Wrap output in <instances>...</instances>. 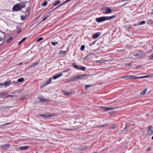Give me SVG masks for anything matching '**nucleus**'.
<instances>
[{"instance_id":"47","label":"nucleus","mask_w":153,"mask_h":153,"mask_svg":"<svg viewBox=\"0 0 153 153\" xmlns=\"http://www.w3.org/2000/svg\"><path fill=\"white\" fill-rule=\"evenodd\" d=\"M116 127V125H113L112 126V128H115Z\"/></svg>"},{"instance_id":"12","label":"nucleus","mask_w":153,"mask_h":153,"mask_svg":"<svg viewBox=\"0 0 153 153\" xmlns=\"http://www.w3.org/2000/svg\"><path fill=\"white\" fill-rule=\"evenodd\" d=\"M62 92H63V93L64 95L68 96H69L71 95V94H72V92L69 93V92H67L65 91H63Z\"/></svg>"},{"instance_id":"10","label":"nucleus","mask_w":153,"mask_h":153,"mask_svg":"<svg viewBox=\"0 0 153 153\" xmlns=\"http://www.w3.org/2000/svg\"><path fill=\"white\" fill-rule=\"evenodd\" d=\"M62 75H63L62 74L60 73V74H58L57 75H54L53 76V79H56L60 77V76H62Z\"/></svg>"},{"instance_id":"57","label":"nucleus","mask_w":153,"mask_h":153,"mask_svg":"<svg viewBox=\"0 0 153 153\" xmlns=\"http://www.w3.org/2000/svg\"><path fill=\"white\" fill-rule=\"evenodd\" d=\"M137 25L136 24H133V26H137Z\"/></svg>"},{"instance_id":"18","label":"nucleus","mask_w":153,"mask_h":153,"mask_svg":"<svg viewBox=\"0 0 153 153\" xmlns=\"http://www.w3.org/2000/svg\"><path fill=\"white\" fill-rule=\"evenodd\" d=\"M60 1L59 0H58L56 2L53 3V5L54 6H56L58 4H60Z\"/></svg>"},{"instance_id":"45","label":"nucleus","mask_w":153,"mask_h":153,"mask_svg":"<svg viewBox=\"0 0 153 153\" xmlns=\"http://www.w3.org/2000/svg\"><path fill=\"white\" fill-rule=\"evenodd\" d=\"M26 37L23 38L21 40L22 42H23V41H25L26 40Z\"/></svg>"},{"instance_id":"62","label":"nucleus","mask_w":153,"mask_h":153,"mask_svg":"<svg viewBox=\"0 0 153 153\" xmlns=\"http://www.w3.org/2000/svg\"><path fill=\"white\" fill-rule=\"evenodd\" d=\"M58 8V6H57V7H55L54 8H55V9H56L57 8Z\"/></svg>"},{"instance_id":"17","label":"nucleus","mask_w":153,"mask_h":153,"mask_svg":"<svg viewBox=\"0 0 153 153\" xmlns=\"http://www.w3.org/2000/svg\"><path fill=\"white\" fill-rule=\"evenodd\" d=\"M73 66L77 70H80V68L76 65L75 63L73 64Z\"/></svg>"},{"instance_id":"41","label":"nucleus","mask_w":153,"mask_h":153,"mask_svg":"<svg viewBox=\"0 0 153 153\" xmlns=\"http://www.w3.org/2000/svg\"><path fill=\"white\" fill-rule=\"evenodd\" d=\"M106 125H107V124H105L104 125H101V126H98L97 127H104Z\"/></svg>"},{"instance_id":"13","label":"nucleus","mask_w":153,"mask_h":153,"mask_svg":"<svg viewBox=\"0 0 153 153\" xmlns=\"http://www.w3.org/2000/svg\"><path fill=\"white\" fill-rule=\"evenodd\" d=\"M38 99L40 102H44V101H46L48 100L47 99H44L41 97H39Z\"/></svg>"},{"instance_id":"14","label":"nucleus","mask_w":153,"mask_h":153,"mask_svg":"<svg viewBox=\"0 0 153 153\" xmlns=\"http://www.w3.org/2000/svg\"><path fill=\"white\" fill-rule=\"evenodd\" d=\"M142 55L141 52L140 51H138L134 53V55L135 56H138Z\"/></svg>"},{"instance_id":"26","label":"nucleus","mask_w":153,"mask_h":153,"mask_svg":"<svg viewBox=\"0 0 153 153\" xmlns=\"http://www.w3.org/2000/svg\"><path fill=\"white\" fill-rule=\"evenodd\" d=\"M39 116L45 117H48V115L46 114H41Z\"/></svg>"},{"instance_id":"35","label":"nucleus","mask_w":153,"mask_h":153,"mask_svg":"<svg viewBox=\"0 0 153 153\" xmlns=\"http://www.w3.org/2000/svg\"><path fill=\"white\" fill-rule=\"evenodd\" d=\"M92 86V85H86L85 86V89H87L88 88H90Z\"/></svg>"},{"instance_id":"30","label":"nucleus","mask_w":153,"mask_h":153,"mask_svg":"<svg viewBox=\"0 0 153 153\" xmlns=\"http://www.w3.org/2000/svg\"><path fill=\"white\" fill-rule=\"evenodd\" d=\"M59 42H52L51 43L52 44L53 46H55L57 45L58 44Z\"/></svg>"},{"instance_id":"3","label":"nucleus","mask_w":153,"mask_h":153,"mask_svg":"<svg viewBox=\"0 0 153 153\" xmlns=\"http://www.w3.org/2000/svg\"><path fill=\"white\" fill-rule=\"evenodd\" d=\"M21 8L20 6L19 3L16 4L13 8V11H17L20 10Z\"/></svg>"},{"instance_id":"46","label":"nucleus","mask_w":153,"mask_h":153,"mask_svg":"<svg viewBox=\"0 0 153 153\" xmlns=\"http://www.w3.org/2000/svg\"><path fill=\"white\" fill-rule=\"evenodd\" d=\"M153 128L152 126H150L149 127V129H150V130H152Z\"/></svg>"},{"instance_id":"8","label":"nucleus","mask_w":153,"mask_h":153,"mask_svg":"<svg viewBox=\"0 0 153 153\" xmlns=\"http://www.w3.org/2000/svg\"><path fill=\"white\" fill-rule=\"evenodd\" d=\"M26 2H24L22 1L19 3L20 6L21 8H24L26 7L25 4L26 3Z\"/></svg>"},{"instance_id":"22","label":"nucleus","mask_w":153,"mask_h":153,"mask_svg":"<svg viewBox=\"0 0 153 153\" xmlns=\"http://www.w3.org/2000/svg\"><path fill=\"white\" fill-rule=\"evenodd\" d=\"M72 80L74 81H75L77 79H78V78H77V76H74L72 77Z\"/></svg>"},{"instance_id":"48","label":"nucleus","mask_w":153,"mask_h":153,"mask_svg":"<svg viewBox=\"0 0 153 153\" xmlns=\"http://www.w3.org/2000/svg\"><path fill=\"white\" fill-rule=\"evenodd\" d=\"M46 20V19L44 18H43L40 21L41 22H42L43 21H44Z\"/></svg>"},{"instance_id":"32","label":"nucleus","mask_w":153,"mask_h":153,"mask_svg":"<svg viewBox=\"0 0 153 153\" xmlns=\"http://www.w3.org/2000/svg\"><path fill=\"white\" fill-rule=\"evenodd\" d=\"M38 64V62H35L34 63H33L31 64V66H34L35 65H37Z\"/></svg>"},{"instance_id":"33","label":"nucleus","mask_w":153,"mask_h":153,"mask_svg":"<svg viewBox=\"0 0 153 153\" xmlns=\"http://www.w3.org/2000/svg\"><path fill=\"white\" fill-rule=\"evenodd\" d=\"M26 18V16H21V19L22 20H24L25 18Z\"/></svg>"},{"instance_id":"60","label":"nucleus","mask_w":153,"mask_h":153,"mask_svg":"<svg viewBox=\"0 0 153 153\" xmlns=\"http://www.w3.org/2000/svg\"><path fill=\"white\" fill-rule=\"evenodd\" d=\"M33 67V66H31V64L29 66V68H31V67Z\"/></svg>"},{"instance_id":"49","label":"nucleus","mask_w":153,"mask_h":153,"mask_svg":"<svg viewBox=\"0 0 153 153\" xmlns=\"http://www.w3.org/2000/svg\"><path fill=\"white\" fill-rule=\"evenodd\" d=\"M87 148V146H83V147H82V148L83 149H85Z\"/></svg>"},{"instance_id":"4","label":"nucleus","mask_w":153,"mask_h":153,"mask_svg":"<svg viewBox=\"0 0 153 153\" xmlns=\"http://www.w3.org/2000/svg\"><path fill=\"white\" fill-rule=\"evenodd\" d=\"M11 84V82L10 80L6 81L4 83H0L1 86H7Z\"/></svg>"},{"instance_id":"58","label":"nucleus","mask_w":153,"mask_h":153,"mask_svg":"<svg viewBox=\"0 0 153 153\" xmlns=\"http://www.w3.org/2000/svg\"><path fill=\"white\" fill-rule=\"evenodd\" d=\"M88 77H84L83 78H84V79H87Z\"/></svg>"},{"instance_id":"23","label":"nucleus","mask_w":153,"mask_h":153,"mask_svg":"<svg viewBox=\"0 0 153 153\" xmlns=\"http://www.w3.org/2000/svg\"><path fill=\"white\" fill-rule=\"evenodd\" d=\"M147 91V89H144L143 91H141L140 92V94H145L146 93V92Z\"/></svg>"},{"instance_id":"43","label":"nucleus","mask_w":153,"mask_h":153,"mask_svg":"<svg viewBox=\"0 0 153 153\" xmlns=\"http://www.w3.org/2000/svg\"><path fill=\"white\" fill-rule=\"evenodd\" d=\"M10 123H7L4 124V125H2L1 126H6L10 124Z\"/></svg>"},{"instance_id":"1","label":"nucleus","mask_w":153,"mask_h":153,"mask_svg":"<svg viewBox=\"0 0 153 153\" xmlns=\"http://www.w3.org/2000/svg\"><path fill=\"white\" fill-rule=\"evenodd\" d=\"M100 109L102 111H110L112 110H114L116 108L114 107H101L100 108Z\"/></svg>"},{"instance_id":"40","label":"nucleus","mask_w":153,"mask_h":153,"mask_svg":"<svg viewBox=\"0 0 153 153\" xmlns=\"http://www.w3.org/2000/svg\"><path fill=\"white\" fill-rule=\"evenodd\" d=\"M108 7H104L102 8V10H106V9Z\"/></svg>"},{"instance_id":"27","label":"nucleus","mask_w":153,"mask_h":153,"mask_svg":"<svg viewBox=\"0 0 153 153\" xmlns=\"http://www.w3.org/2000/svg\"><path fill=\"white\" fill-rule=\"evenodd\" d=\"M146 22L145 21H143L141 22H140L138 24V25H143L145 24Z\"/></svg>"},{"instance_id":"39","label":"nucleus","mask_w":153,"mask_h":153,"mask_svg":"<svg viewBox=\"0 0 153 153\" xmlns=\"http://www.w3.org/2000/svg\"><path fill=\"white\" fill-rule=\"evenodd\" d=\"M60 54H64L65 53H66V51H63L62 50H60Z\"/></svg>"},{"instance_id":"9","label":"nucleus","mask_w":153,"mask_h":153,"mask_svg":"<svg viewBox=\"0 0 153 153\" xmlns=\"http://www.w3.org/2000/svg\"><path fill=\"white\" fill-rule=\"evenodd\" d=\"M112 11L110 7H108L106 9V11L103 12V13H105V14H108L111 13Z\"/></svg>"},{"instance_id":"53","label":"nucleus","mask_w":153,"mask_h":153,"mask_svg":"<svg viewBox=\"0 0 153 153\" xmlns=\"http://www.w3.org/2000/svg\"><path fill=\"white\" fill-rule=\"evenodd\" d=\"M3 40V38L1 37H0V41H2Z\"/></svg>"},{"instance_id":"16","label":"nucleus","mask_w":153,"mask_h":153,"mask_svg":"<svg viewBox=\"0 0 153 153\" xmlns=\"http://www.w3.org/2000/svg\"><path fill=\"white\" fill-rule=\"evenodd\" d=\"M51 78H50L47 81V82H45L44 83V84L42 86L43 87L45 85L48 84L49 83L51 82Z\"/></svg>"},{"instance_id":"56","label":"nucleus","mask_w":153,"mask_h":153,"mask_svg":"<svg viewBox=\"0 0 153 153\" xmlns=\"http://www.w3.org/2000/svg\"><path fill=\"white\" fill-rule=\"evenodd\" d=\"M22 42V41L21 40L20 42L18 43V45H20V44H21Z\"/></svg>"},{"instance_id":"54","label":"nucleus","mask_w":153,"mask_h":153,"mask_svg":"<svg viewBox=\"0 0 153 153\" xmlns=\"http://www.w3.org/2000/svg\"><path fill=\"white\" fill-rule=\"evenodd\" d=\"M56 9H55V8H54L53 10H51V11H50L49 13H51V12H53V11H54V10H55Z\"/></svg>"},{"instance_id":"61","label":"nucleus","mask_w":153,"mask_h":153,"mask_svg":"<svg viewBox=\"0 0 153 153\" xmlns=\"http://www.w3.org/2000/svg\"><path fill=\"white\" fill-rule=\"evenodd\" d=\"M127 4V3L126 2L124 4H123V6H124L125 5H126Z\"/></svg>"},{"instance_id":"29","label":"nucleus","mask_w":153,"mask_h":153,"mask_svg":"<svg viewBox=\"0 0 153 153\" xmlns=\"http://www.w3.org/2000/svg\"><path fill=\"white\" fill-rule=\"evenodd\" d=\"M86 68L84 66H82L80 68V70H81L83 71H85L86 70Z\"/></svg>"},{"instance_id":"50","label":"nucleus","mask_w":153,"mask_h":153,"mask_svg":"<svg viewBox=\"0 0 153 153\" xmlns=\"http://www.w3.org/2000/svg\"><path fill=\"white\" fill-rule=\"evenodd\" d=\"M66 3L65 2V1L63 2V3H62L61 4L62 5H64V4H66Z\"/></svg>"},{"instance_id":"34","label":"nucleus","mask_w":153,"mask_h":153,"mask_svg":"<svg viewBox=\"0 0 153 153\" xmlns=\"http://www.w3.org/2000/svg\"><path fill=\"white\" fill-rule=\"evenodd\" d=\"M96 62H97L99 63H103V62H105V61H104V60H97V61H96Z\"/></svg>"},{"instance_id":"24","label":"nucleus","mask_w":153,"mask_h":153,"mask_svg":"<svg viewBox=\"0 0 153 153\" xmlns=\"http://www.w3.org/2000/svg\"><path fill=\"white\" fill-rule=\"evenodd\" d=\"M24 79L22 78H20L18 79L17 81L19 82H22L23 81Z\"/></svg>"},{"instance_id":"36","label":"nucleus","mask_w":153,"mask_h":153,"mask_svg":"<svg viewBox=\"0 0 153 153\" xmlns=\"http://www.w3.org/2000/svg\"><path fill=\"white\" fill-rule=\"evenodd\" d=\"M47 4V1H45L44 3L42 4L43 6H45Z\"/></svg>"},{"instance_id":"15","label":"nucleus","mask_w":153,"mask_h":153,"mask_svg":"<svg viewBox=\"0 0 153 153\" xmlns=\"http://www.w3.org/2000/svg\"><path fill=\"white\" fill-rule=\"evenodd\" d=\"M100 35V33H97L92 36V37L93 39H95L97 38Z\"/></svg>"},{"instance_id":"7","label":"nucleus","mask_w":153,"mask_h":153,"mask_svg":"<svg viewBox=\"0 0 153 153\" xmlns=\"http://www.w3.org/2000/svg\"><path fill=\"white\" fill-rule=\"evenodd\" d=\"M115 15H113L110 16H104L105 21L111 20L113 19L116 17Z\"/></svg>"},{"instance_id":"64","label":"nucleus","mask_w":153,"mask_h":153,"mask_svg":"<svg viewBox=\"0 0 153 153\" xmlns=\"http://www.w3.org/2000/svg\"><path fill=\"white\" fill-rule=\"evenodd\" d=\"M152 139L153 140V136H152Z\"/></svg>"},{"instance_id":"28","label":"nucleus","mask_w":153,"mask_h":153,"mask_svg":"<svg viewBox=\"0 0 153 153\" xmlns=\"http://www.w3.org/2000/svg\"><path fill=\"white\" fill-rule=\"evenodd\" d=\"M145 78V76H139V77L135 76V79H143V78Z\"/></svg>"},{"instance_id":"2","label":"nucleus","mask_w":153,"mask_h":153,"mask_svg":"<svg viewBox=\"0 0 153 153\" xmlns=\"http://www.w3.org/2000/svg\"><path fill=\"white\" fill-rule=\"evenodd\" d=\"M122 78L125 79H135V76L134 75L126 76H123Z\"/></svg>"},{"instance_id":"42","label":"nucleus","mask_w":153,"mask_h":153,"mask_svg":"<svg viewBox=\"0 0 153 153\" xmlns=\"http://www.w3.org/2000/svg\"><path fill=\"white\" fill-rule=\"evenodd\" d=\"M149 58L150 59H153V54H152L149 57Z\"/></svg>"},{"instance_id":"11","label":"nucleus","mask_w":153,"mask_h":153,"mask_svg":"<svg viewBox=\"0 0 153 153\" xmlns=\"http://www.w3.org/2000/svg\"><path fill=\"white\" fill-rule=\"evenodd\" d=\"M29 147L28 146H25L20 147L19 148V149L21 150H25L27 149Z\"/></svg>"},{"instance_id":"19","label":"nucleus","mask_w":153,"mask_h":153,"mask_svg":"<svg viewBox=\"0 0 153 153\" xmlns=\"http://www.w3.org/2000/svg\"><path fill=\"white\" fill-rule=\"evenodd\" d=\"M148 133L149 135H152L153 134V131L150 129H148Z\"/></svg>"},{"instance_id":"31","label":"nucleus","mask_w":153,"mask_h":153,"mask_svg":"<svg viewBox=\"0 0 153 153\" xmlns=\"http://www.w3.org/2000/svg\"><path fill=\"white\" fill-rule=\"evenodd\" d=\"M85 46L84 45H82L81 46V48H80L81 50L82 51H84L85 50Z\"/></svg>"},{"instance_id":"63","label":"nucleus","mask_w":153,"mask_h":153,"mask_svg":"<svg viewBox=\"0 0 153 153\" xmlns=\"http://www.w3.org/2000/svg\"><path fill=\"white\" fill-rule=\"evenodd\" d=\"M22 63H20L19 64V65H21L22 64Z\"/></svg>"},{"instance_id":"20","label":"nucleus","mask_w":153,"mask_h":153,"mask_svg":"<svg viewBox=\"0 0 153 153\" xmlns=\"http://www.w3.org/2000/svg\"><path fill=\"white\" fill-rule=\"evenodd\" d=\"M13 39L12 37H10L8 39L7 41V43H9L10 42H11Z\"/></svg>"},{"instance_id":"5","label":"nucleus","mask_w":153,"mask_h":153,"mask_svg":"<svg viewBox=\"0 0 153 153\" xmlns=\"http://www.w3.org/2000/svg\"><path fill=\"white\" fill-rule=\"evenodd\" d=\"M96 21L98 23L102 22L105 21L104 16L96 18Z\"/></svg>"},{"instance_id":"52","label":"nucleus","mask_w":153,"mask_h":153,"mask_svg":"<svg viewBox=\"0 0 153 153\" xmlns=\"http://www.w3.org/2000/svg\"><path fill=\"white\" fill-rule=\"evenodd\" d=\"M96 41H94L92 43V45H93L94 44H95V42H96Z\"/></svg>"},{"instance_id":"38","label":"nucleus","mask_w":153,"mask_h":153,"mask_svg":"<svg viewBox=\"0 0 153 153\" xmlns=\"http://www.w3.org/2000/svg\"><path fill=\"white\" fill-rule=\"evenodd\" d=\"M152 76V74H148L145 76V78L150 77Z\"/></svg>"},{"instance_id":"44","label":"nucleus","mask_w":153,"mask_h":153,"mask_svg":"<svg viewBox=\"0 0 153 153\" xmlns=\"http://www.w3.org/2000/svg\"><path fill=\"white\" fill-rule=\"evenodd\" d=\"M65 130H68V131H72L74 130V129H65Z\"/></svg>"},{"instance_id":"37","label":"nucleus","mask_w":153,"mask_h":153,"mask_svg":"<svg viewBox=\"0 0 153 153\" xmlns=\"http://www.w3.org/2000/svg\"><path fill=\"white\" fill-rule=\"evenodd\" d=\"M43 39V38L40 37L37 39V40H36V42H38L41 41Z\"/></svg>"},{"instance_id":"59","label":"nucleus","mask_w":153,"mask_h":153,"mask_svg":"<svg viewBox=\"0 0 153 153\" xmlns=\"http://www.w3.org/2000/svg\"><path fill=\"white\" fill-rule=\"evenodd\" d=\"M61 6H62V5L61 4H59V5L58 6V7H61Z\"/></svg>"},{"instance_id":"25","label":"nucleus","mask_w":153,"mask_h":153,"mask_svg":"<svg viewBox=\"0 0 153 153\" xmlns=\"http://www.w3.org/2000/svg\"><path fill=\"white\" fill-rule=\"evenodd\" d=\"M51 15V14L50 13H49L48 14H47L45 16V18L46 19L48 18Z\"/></svg>"},{"instance_id":"55","label":"nucleus","mask_w":153,"mask_h":153,"mask_svg":"<svg viewBox=\"0 0 153 153\" xmlns=\"http://www.w3.org/2000/svg\"><path fill=\"white\" fill-rule=\"evenodd\" d=\"M56 9H55V8H54L53 10H51V11H50L49 13H51V12H53V11H54V10H55Z\"/></svg>"},{"instance_id":"51","label":"nucleus","mask_w":153,"mask_h":153,"mask_svg":"<svg viewBox=\"0 0 153 153\" xmlns=\"http://www.w3.org/2000/svg\"><path fill=\"white\" fill-rule=\"evenodd\" d=\"M21 31V29H20L19 30H18L17 31V33H19L20 31Z\"/></svg>"},{"instance_id":"6","label":"nucleus","mask_w":153,"mask_h":153,"mask_svg":"<svg viewBox=\"0 0 153 153\" xmlns=\"http://www.w3.org/2000/svg\"><path fill=\"white\" fill-rule=\"evenodd\" d=\"M90 76L89 74H80L78 76H77V78L78 79H81L84 77H88V76Z\"/></svg>"},{"instance_id":"21","label":"nucleus","mask_w":153,"mask_h":153,"mask_svg":"<svg viewBox=\"0 0 153 153\" xmlns=\"http://www.w3.org/2000/svg\"><path fill=\"white\" fill-rule=\"evenodd\" d=\"M10 146L9 144H5V145H4L3 147L4 149H6L7 148L10 147Z\"/></svg>"}]
</instances>
